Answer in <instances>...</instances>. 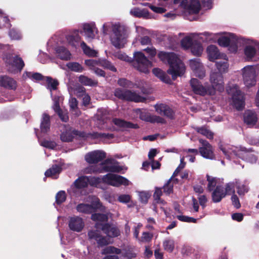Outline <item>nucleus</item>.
Listing matches in <instances>:
<instances>
[{"label": "nucleus", "instance_id": "nucleus-1", "mask_svg": "<svg viewBox=\"0 0 259 259\" xmlns=\"http://www.w3.org/2000/svg\"><path fill=\"white\" fill-rule=\"evenodd\" d=\"M217 59L215 66L219 73L213 74L211 76V95L224 91V82L222 74L227 71L229 64L226 55L221 54L216 47L211 45V60Z\"/></svg>", "mask_w": 259, "mask_h": 259}, {"label": "nucleus", "instance_id": "nucleus-2", "mask_svg": "<svg viewBox=\"0 0 259 259\" xmlns=\"http://www.w3.org/2000/svg\"><path fill=\"white\" fill-rule=\"evenodd\" d=\"M159 58L163 62H167L169 65L167 70L173 79L178 76H181L185 72L186 67L180 58L174 53H166L161 51L158 54Z\"/></svg>", "mask_w": 259, "mask_h": 259}, {"label": "nucleus", "instance_id": "nucleus-3", "mask_svg": "<svg viewBox=\"0 0 259 259\" xmlns=\"http://www.w3.org/2000/svg\"><path fill=\"white\" fill-rule=\"evenodd\" d=\"M128 28L124 24L115 23L113 26V32L110 36L112 45L117 49L123 48L127 42Z\"/></svg>", "mask_w": 259, "mask_h": 259}, {"label": "nucleus", "instance_id": "nucleus-4", "mask_svg": "<svg viewBox=\"0 0 259 259\" xmlns=\"http://www.w3.org/2000/svg\"><path fill=\"white\" fill-rule=\"evenodd\" d=\"M44 81H46V87L50 91L54 102L53 108L54 112L56 113H61L60 103L63 100V97L57 90L59 82L57 79L49 76H46Z\"/></svg>", "mask_w": 259, "mask_h": 259}, {"label": "nucleus", "instance_id": "nucleus-5", "mask_svg": "<svg viewBox=\"0 0 259 259\" xmlns=\"http://www.w3.org/2000/svg\"><path fill=\"white\" fill-rule=\"evenodd\" d=\"M221 149L228 158L238 156L242 158H245L246 161L251 163H255L257 160L255 155L247 152L244 148L238 149L237 147H221Z\"/></svg>", "mask_w": 259, "mask_h": 259}, {"label": "nucleus", "instance_id": "nucleus-6", "mask_svg": "<svg viewBox=\"0 0 259 259\" xmlns=\"http://www.w3.org/2000/svg\"><path fill=\"white\" fill-rule=\"evenodd\" d=\"M227 92L233 106L238 111L242 109L245 105L244 96L236 84L227 87Z\"/></svg>", "mask_w": 259, "mask_h": 259}, {"label": "nucleus", "instance_id": "nucleus-7", "mask_svg": "<svg viewBox=\"0 0 259 259\" xmlns=\"http://www.w3.org/2000/svg\"><path fill=\"white\" fill-rule=\"evenodd\" d=\"M134 60L133 65L137 70L141 72L148 73L152 67V63L146 57L144 54L141 52L134 53Z\"/></svg>", "mask_w": 259, "mask_h": 259}, {"label": "nucleus", "instance_id": "nucleus-8", "mask_svg": "<svg viewBox=\"0 0 259 259\" xmlns=\"http://www.w3.org/2000/svg\"><path fill=\"white\" fill-rule=\"evenodd\" d=\"M8 70L12 73L20 72L24 66L22 59L18 56L13 57L10 54H7L4 57Z\"/></svg>", "mask_w": 259, "mask_h": 259}, {"label": "nucleus", "instance_id": "nucleus-9", "mask_svg": "<svg viewBox=\"0 0 259 259\" xmlns=\"http://www.w3.org/2000/svg\"><path fill=\"white\" fill-rule=\"evenodd\" d=\"M114 95L119 99L135 102H143L145 100L136 92L127 90L117 89L114 92Z\"/></svg>", "mask_w": 259, "mask_h": 259}, {"label": "nucleus", "instance_id": "nucleus-10", "mask_svg": "<svg viewBox=\"0 0 259 259\" xmlns=\"http://www.w3.org/2000/svg\"><path fill=\"white\" fill-rule=\"evenodd\" d=\"M102 181L105 184L115 187H119L122 185L127 186L129 184V181L126 178L111 173L103 176Z\"/></svg>", "mask_w": 259, "mask_h": 259}, {"label": "nucleus", "instance_id": "nucleus-11", "mask_svg": "<svg viewBox=\"0 0 259 259\" xmlns=\"http://www.w3.org/2000/svg\"><path fill=\"white\" fill-rule=\"evenodd\" d=\"M242 75L245 85L247 88L255 85L256 84V71L253 66H247L242 69Z\"/></svg>", "mask_w": 259, "mask_h": 259}, {"label": "nucleus", "instance_id": "nucleus-12", "mask_svg": "<svg viewBox=\"0 0 259 259\" xmlns=\"http://www.w3.org/2000/svg\"><path fill=\"white\" fill-rule=\"evenodd\" d=\"M222 183V182L219 179L211 178V187L215 186L218 184L211 194L212 200L214 202H220L226 196L224 187L219 185Z\"/></svg>", "mask_w": 259, "mask_h": 259}, {"label": "nucleus", "instance_id": "nucleus-13", "mask_svg": "<svg viewBox=\"0 0 259 259\" xmlns=\"http://www.w3.org/2000/svg\"><path fill=\"white\" fill-rule=\"evenodd\" d=\"M95 227L97 229H101L104 233L109 237H116L120 234V231L117 227L112 226L108 223H97L95 224Z\"/></svg>", "mask_w": 259, "mask_h": 259}, {"label": "nucleus", "instance_id": "nucleus-14", "mask_svg": "<svg viewBox=\"0 0 259 259\" xmlns=\"http://www.w3.org/2000/svg\"><path fill=\"white\" fill-rule=\"evenodd\" d=\"M106 157V153L101 150H95L85 154L84 158L89 164H96L102 161Z\"/></svg>", "mask_w": 259, "mask_h": 259}, {"label": "nucleus", "instance_id": "nucleus-15", "mask_svg": "<svg viewBox=\"0 0 259 259\" xmlns=\"http://www.w3.org/2000/svg\"><path fill=\"white\" fill-rule=\"evenodd\" d=\"M82 27L84 35L87 40L91 41L95 38L98 30L95 22L84 23L82 24Z\"/></svg>", "mask_w": 259, "mask_h": 259}, {"label": "nucleus", "instance_id": "nucleus-16", "mask_svg": "<svg viewBox=\"0 0 259 259\" xmlns=\"http://www.w3.org/2000/svg\"><path fill=\"white\" fill-rule=\"evenodd\" d=\"M189 65L196 76L202 78L205 75V70L198 59H191Z\"/></svg>", "mask_w": 259, "mask_h": 259}, {"label": "nucleus", "instance_id": "nucleus-17", "mask_svg": "<svg viewBox=\"0 0 259 259\" xmlns=\"http://www.w3.org/2000/svg\"><path fill=\"white\" fill-rule=\"evenodd\" d=\"M84 64L85 65L92 66H93V64H99L100 66L102 67L104 69H109L113 72L116 71V68L114 66L110 61L105 59L86 60L84 61Z\"/></svg>", "mask_w": 259, "mask_h": 259}, {"label": "nucleus", "instance_id": "nucleus-18", "mask_svg": "<svg viewBox=\"0 0 259 259\" xmlns=\"http://www.w3.org/2000/svg\"><path fill=\"white\" fill-rule=\"evenodd\" d=\"M84 225L82 219L79 217H71L69 221V227L70 230L77 232L82 230Z\"/></svg>", "mask_w": 259, "mask_h": 259}, {"label": "nucleus", "instance_id": "nucleus-19", "mask_svg": "<svg viewBox=\"0 0 259 259\" xmlns=\"http://www.w3.org/2000/svg\"><path fill=\"white\" fill-rule=\"evenodd\" d=\"M0 86L9 90H15L17 88L16 81L8 76H0Z\"/></svg>", "mask_w": 259, "mask_h": 259}, {"label": "nucleus", "instance_id": "nucleus-20", "mask_svg": "<svg viewBox=\"0 0 259 259\" xmlns=\"http://www.w3.org/2000/svg\"><path fill=\"white\" fill-rule=\"evenodd\" d=\"M190 84L193 91L196 94L204 96L207 93V88L200 84L199 81L196 78L191 79Z\"/></svg>", "mask_w": 259, "mask_h": 259}, {"label": "nucleus", "instance_id": "nucleus-21", "mask_svg": "<svg viewBox=\"0 0 259 259\" xmlns=\"http://www.w3.org/2000/svg\"><path fill=\"white\" fill-rule=\"evenodd\" d=\"M130 13L135 17L143 18L145 19H151L152 18V15L145 9H140L138 8H134L130 10Z\"/></svg>", "mask_w": 259, "mask_h": 259}, {"label": "nucleus", "instance_id": "nucleus-22", "mask_svg": "<svg viewBox=\"0 0 259 259\" xmlns=\"http://www.w3.org/2000/svg\"><path fill=\"white\" fill-rule=\"evenodd\" d=\"M199 141L202 145L199 149L201 155L206 158H210V144L208 141L202 139H200Z\"/></svg>", "mask_w": 259, "mask_h": 259}, {"label": "nucleus", "instance_id": "nucleus-23", "mask_svg": "<svg viewBox=\"0 0 259 259\" xmlns=\"http://www.w3.org/2000/svg\"><path fill=\"white\" fill-rule=\"evenodd\" d=\"M113 123L118 126L119 127L122 128L123 129L126 128H134L137 129L139 128L138 124H134L130 121H126L124 120L119 119V118H113L112 120Z\"/></svg>", "mask_w": 259, "mask_h": 259}, {"label": "nucleus", "instance_id": "nucleus-24", "mask_svg": "<svg viewBox=\"0 0 259 259\" xmlns=\"http://www.w3.org/2000/svg\"><path fill=\"white\" fill-rule=\"evenodd\" d=\"M140 118L142 120L152 123H158L163 124L166 122L164 118L153 114H140Z\"/></svg>", "mask_w": 259, "mask_h": 259}, {"label": "nucleus", "instance_id": "nucleus-25", "mask_svg": "<svg viewBox=\"0 0 259 259\" xmlns=\"http://www.w3.org/2000/svg\"><path fill=\"white\" fill-rule=\"evenodd\" d=\"M196 35H198L197 34L194 33L184 37L181 41L182 47L185 50L191 49L194 44L193 40L195 39Z\"/></svg>", "mask_w": 259, "mask_h": 259}, {"label": "nucleus", "instance_id": "nucleus-26", "mask_svg": "<svg viewBox=\"0 0 259 259\" xmlns=\"http://www.w3.org/2000/svg\"><path fill=\"white\" fill-rule=\"evenodd\" d=\"M67 42L72 46L75 47L80 40V37L78 34V31L73 30L66 36Z\"/></svg>", "mask_w": 259, "mask_h": 259}, {"label": "nucleus", "instance_id": "nucleus-27", "mask_svg": "<svg viewBox=\"0 0 259 259\" xmlns=\"http://www.w3.org/2000/svg\"><path fill=\"white\" fill-rule=\"evenodd\" d=\"M88 176H82L79 177L73 183L75 188L81 189L88 187L89 185Z\"/></svg>", "mask_w": 259, "mask_h": 259}, {"label": "nucleus", "instance_id": "nucleus-28", "mask_svg": "<svg viewBox=\"0 0 259 259\" xmlns=\"http://www.w3.org/2000/svg\"><path fill=\"white\" fill-rule=\"evenodd\" d=\"M55 51L57 56L62 60H68L71 59L70 52L63 47H57Z\"/></svg>", "mask_w": 259, "mask_h": 259}, {"label": "nucleus", "instance_id": "nucleus-29", "mask_svg": "<svg viewBox=\"0 0 259 259\" xmlns=\"http://www.w3.org/2000/svg\"><path fill=\"white\" fill-rule=\"evenodd\" d=\"M201 5L199 0H190L188 3L187 9L190 13L197 14L200 9Z\"/></svg>", "mask_w": 259, "mask_h": 259}, {"label": "nucleus", "instance_id": "nucleus-30", "mask_svg": "<svg viewBox=\"0 0 259 259\" xmlns=\"http://www.w3.org/2000/svg\"><path fill=\"white\" fill-rule=\"evenodd\" d=\"M78 81L82 84L85 86L94 87L98 84V81L83 75L78 77Z\"/></svg>", "mask_w": 259, "mask_h": 259}, {"label": "nucleus", "instance_id": "nucleus-31", "mask_svg": "<svg viewBox=\"0 0 259 259\" xmlns=\"http://www.w3.org/2000/svg\"><path fill=\"white\" fill-rule=\"evenodd\" d=\"M154 107L156 112L158 113H171L174 112L172 108L164 103H158Z\"/></svg>", "mask_w": 259, "mask_h": 259}, {"label": "nucleus", "instance_id": "nucleus-32", "mask_svg": "<svg viewBox=\"0 0 259 259\" xmlns=\"http://www.w3.org/2000/svg\"><path fill=\"white\" fill-rule=\"evenodd\" d=\"M76 210L79 212L90 214L94 211V207L91 204L80 203L77 205Z\"/></svg>", "mask_w": 259, "mask_h": 259}, {"label": "nucleus", "instance_id": "nucleus-33", "mask_svg": "<svg viewBox=\"0 0 259 259\" xmlns=\"http://www.w3.org/2000/svg\"><path fill=\"white\" fill-rule=\"evenodd\" d=\"M50 128V118L49 114H44L40 124L41 133H47Z\"/></svg>", "mask_w": 259, "mask_h": 259}, {"label": "nucleus", "instance_id": "nucleus-34", "mask_svg": "<svg viewBox=\"0 0 259 259\" xmlns=\"http://www.w3.org/2000/svg\"><path fill=\"white\" fill-rule=\"evenodd\" d=\"M46 76H42L41 74L39 73H33L31 72H25L24 73L23 75V78L24 79H26L27 78H29L32 80H45V77Z\"/></svg>", "mask_w": 259, "mask_h": 259}, {"label": "nucleus", "instance_id": "nucleus-35", "mask_svg": "<svg viewBox=\"0 0 259 259\" xmlns=\"http://www.w3.org/2000/svg\"><path fill=\"white\" fill-rule=\"evenodd\" d=\"M61 171L62 167L57 164H55L46 170L45 175L47 177H53L56 175L60 174Z\"/></svg>", "mask_w": 259, "mask_h": 259}, {"label": "nucleus", "instance_id": "nucleus-36", "mask_svg": "<svg viewBox=\"0 0 259 259\" xmlns=\"http://www.w3.org/2000/svg\"><path fill=\"white\" fill-rule=\"evenodd\" d=\"M153 74L160 78L161 80L165 83H169L170 79L166 74L161 69L159 68H154L153 69Z\"/></svg>", "mask_w": 259, "mask_h": 259}, {"label": "nucleus", "instance_id": "nucleus-37", "mask_svg": "<svg viewBox=\"0 0 259 259\" xmlns=\"http://www.w3.org/2000/svg\"><path fill=\"white\" fill-rule=\"evenodd\" d=\"M80 47L86 55L92 57L97 56L98 52L88 47L84 41L80 43Z\"/></svg>", "mask_w": 259, "mask_h": 259}, {"label": "nucleus", "instance_id": "nucleus-38", "mask_svg": "<svg viewBox=\"0 0 259 259\" xmlns=\"http://www.w3.org/2000/svg\"><path fill=\"white\" fill-rule=\"evenodd\" d=\"M91 219L96 223L106 222L108 221V217L107 214L101 213H94L91 215Z\"/></svg>", "mask_w": 259, "mask_h": 259}, {"label": "nucleus", "instance_id": "nucleus-39", "mask_svg": "<svg viewBox=\"0 0 259 259\" xmlns=\"http://www.w3.org/2000/svg\"><path fill=\"white\" fill-rule=\"evenodd\" d=\"M66 66L72 71L82 72L84 70L83 67L78 62H69Z\"/></svg>", "mask_w": 259, "mask_h": 259}, {"label": "nucleus", "instance_id": "nucleus-40", "mask_svg": "<svg viewBox=\"0 0 259 259\" xmlns=\"http://www.w3.org/2000/svg\"><path fill=\"white\" fill-rule=\"evenodd\" d=\"M74 138L73 130L72 132L65 131L63 132L60 135V139L62 141L64 142H70L72 141Z\"/></svg>", "mask_w": 259, "mask_h": 259}, {"label": "nucleus", "instance_id": "nucleus-41", "mask_svg": "<svg viewBox=\"0 0 259 259\" xmlns=\"http://www.w3.org/2000/svg\"><path fill=\"white\" fill-rule=\"evenodd\" d=\"M172 177H171L164 184L162 189H163V192L166 195H169V194L173 193L174 185L171 181Z\"/></svg>", "mask_w": 259, "mask_h": 259}, {"label": "nucleus", "instance_id": "nucleus-42", "mask_svg": "<svg viewBox=\"0 0 259 259\" xmlns=\"http://www.w3.org/2000/svg\"><path fill=\"white\" fill-rule=\"evenodd\" d=\"M105 172H119L122 170V167L118 165H104L102 167Z\"/></svg>", "mask_w": 259, "mask_h": 259}, {"label": "nucleus", "instance_id": "nucleus-43", "mask_svg": "<svg viewBox=\"0 0 259 259\" xmlns=\"http://www.w3.org/2000/svg\"><path fill=\"white\" fill-rule=\"evenodd\" d=\"M257 119L256 114H244V122L249 126L254 125L257 121Z\"/></svg>", "mask_w": 259, "mask_h": 259}, {"label": "nucleus", "instance_id": "nucleus-44", "mask_svg": "<svg viewBox=\"0 0 259 259\" xmlns=\"http://www.w3.org/2000/svg\"><path fill=\"white\" fill-rule=\"evenodd\" d=\"M203 48L202 45L198 42L194 43L191 48L192 53L195 56H200L202 54Z\"/></svg>", "mask_w": 259, "mask_h": 259}, {"label": "nucleus", "instance_id": "nucleus-45", "mask_svg": "<svg viewBox=\"0 0 259 259\" xmlns=\"http://www.w3.org/2000/svg\"><path fill=\"white\" fill-rule=\"evenodd\" d=\"M236 186L237 189V193L239 195H244L248 191V188L244 184H241L238 180H236Z\"/></svg>", "mask_w": 259, "mask_h": 259}, {"label": "nucleus", "instance_id": "nucleus-46", "mask_svg": "<svg viewBox=\"0 0 259 259\" xmlns=\"http://www.w3.org/2000/svg\"><path fill=\"white\" fill-rule=\"evenodd\" d=\"M195 39H198L200 41L204 44H208L210 41V34L209 32H205L202 33H197Z\"/></svg>", "mask_w": 259, "mask_h": 259}, {"label": "nucleus", "instance_id": "nucleus-47", "mask_svg": "<svg viewBox=\"0 0 259 259\" xmlns=\"http://www.w3.org/2000/svg\"><path fill=\"white\" fill-rule=\"evenodd\" d=\"M244 54L248 60L251 59L255 56L256 50L252 46H246L244 49Z\"/></svg>", "mask_w": 259, "mask_h": 259}, {"label": "nucleus", "instance_id": "nucleus-48", "mask_svg": "<svg viewBox=\"0 0 259 259\" xmlns=\"http://www.w3.org/2000/svg\"><path fill=\"white\" fill-rule=\"evenodd\" d=\"M236 186V181L234 182H230L225 185L224 189V192L225 196L227 195H230L231 194H235V186Z\"/></svg>", "mask_w": 259, "mask_h": 259}, {"label": "nucleus", "instance_id": "nucleus-49", "mask_svg": "<svg viewBox=\"0 0 259 259\" xmlns=\"http://www.w3.org/2000/svg\"><path fill=\"white\" fill-rule=\"evenodd\" d=\"M66 199V194L64 191L58 192L56 195V203L58 205H60L65 201Z\"/></svg>", "mask_w": 259, "mask_h": 259}, {"label": "nucleus", "instance_id": "nucleus-50", "mask_svg": "<svg viewBox=\"0 0 259 259\" xmlns=\"http://www.w3.org/2000/svg\"><path fill=\"white\" fill-rule=\"evenodd\" d=\"M89 68V69L94 71V72L99 76L105 77V72L102 69L99 68L98 67L100 66L99 64H93V66L90 65H86Z\"/></svg>", "mask_w": 259, "mask_h": 259}, {"label": "nucleus", "instance_id": "nucleus-51", "mask_svg": "<svg viewBox=\"0 0 259 259\" xmlns=\"http://www.w3.org/2000/svg\"><path fill=\"white\" fill-rule=\"evenodd\" d=\"M163 245L165 250L171 252L175 247L174 241L171 239L165 240L163 242Z\"/></svg>", "mask_w": 259, "mask_h": 259}, {"label": "nucleus", "instance_id": "nucleus-52", "mask_svg": "<svg viewBox=\"0 0 259 259\" xmlns=\"http://www.w3.org/2000/svg\"><path fill=\"white\" fill-rule=\"evenodd\" d=\"M9 35L12 39L19 40L22 38L21 32L17 29L13 28L9 32Z\"/></svg>", "mask_w": 259, "mask_h": 259}, {"label": "nucleus", "instance_id": "nucleus-53", "mask_svg": "<svg viewBox=\"0 0 259 259\" xmlns=\"http://www.w3.org/2000/svg\"><path fill=\"white\" fill-rule=\"evenodd\" d=\"M70 110L71 112H76L78 109V101L76 98L70 97L68 102Z\"/></svg>", "mask_w": 259, "mask_h": 259}, {"label": "nucleus", "instance_id": "nucleus-54", "mask_svg": "<svg viewBox=\"0 0 259 259\" xmlns=\"http://www.w3.org/2000/svg\"><path fill=\"white\" fill-rule=\"evenodd\" d=\"M153 237V233L148 232H144L142 233L140 241L142 242L149 243L151 241Z\"/></svg>", "mask_w": 259, "mask_h": 259}, {"label": "nucleus", "instance_id": "nucleus-55", "mask_svg": "<svg viewBox=\"0 0 259 259\" xmlns=\"http://www.w3.org/2000/svg\"><path fill=\"white\" fill-rule=\"evenodd\" d=\"M114 24V23L107 22L103 25L101 31L104 35H108L110 29H111V32H113V26Z\"/></svg>", "mask_w": 259, "mask_h": 259}, {"label": "nucleus", "instance_id": "nucleus-56", "mask_svg": "<svg viewBox=\"0 0 259 259\" xmlns=\"http://www.w3.org/2000/svg\"><path fill=\"white\" fill-rule=\"evenodd\" d=\"M162 195V188L156 187L155 192L153 194V198L156 203H162L163 200L160 199V197Z\"/></svg>", "mask_w": 259, "mask_h": 259}, {"label": "nucleus", "instance_id": "nucleus-57", "mask_svg": "<svg viewBox=\"0 0 259 259\" xmlns=\"http://www.w3.org/2000/svg\"><path fill=\"white\" fill-rule=\"evenodd\" d=\"M91 135L94 138L112 139L114 137V135L112 134H106L98 132H94L91 134Z\"/></svg>", "mask_w": 259, "mask_h": 259}, {"label": "nucleus", "instance_id": "nucleus-58", "mask_svg": "<svg viewBox=\"0 0 259 259\" xmlns=\"http://www.w3.org/2000/svg\"><path fill=\"white\" fill-rule=\"evenodd\" d=\"M177 218L179 220L182 222L194 223H196L197 222V219L186 215H177Z\"/></svg>", "mask_w": 259, "mask_h": 259}, {"label": "nucleus", "instance_id": "nucleus-59", "mask_svg": "<svg viewBox=\"0 0 259 259\" xmlns=\"http://www.w3.org/2000/svg\"><path fill=\"white\" fill-rule=\"evenodd\" d=\"M195 130L200 134L205 136L208 139H210V132L205 126L195 128Z\"/></svg>", "mask_w": 259, "mask_h": 259}, {"label": "nucleus", "instance_id": "nucleus-60", "mask_svg": "<svg viewBox=\"0 0 259 259\" xmlns=\"http://www.w3.org/2000/svg\"><path fill=\"white\" fill-rule=\"evenodd\" d=\"M89 179V184H90L91 186H95L97 187L98 185L100 184L102 181V179L99 177H95L89 176L88 177Z\"/></svg>", "mask_w": 259, "mask_h": 259}, {"label": "nucleus", "instance_id": "nucleus-61", "mask_svg": "<svg viewBox=\"0 0 259 259\" xmlns=\"http://www.w3.org/2000/svg\"><path fill=\"white\" fill-rule=\"evenodd\" d=\"M218 44L223 47L229 46L230 42V38L227 36H221L218 40Z\"/></svg>", "mask_w": 259, "mask_h": 259}, {"label": "nucleus", "instance_id": "nucleus-62", "mask_svg": "<svg viewBox=\"0 0 259 259\" xmlns=\"http://www.w3.org/2000/svg\"><path fill=\"white\" fill-rule=\"evenodd\" d=\"M140 199L141 202L147 203L150 197V194L147 192H141L139 194Z\"/></svg>", "mask_w": 259, "mask_h": 259}, {"label": "nucleus", "instance_id": "nucleus-63", "mask_svg": "<svg viewBox=\"0 0 259 259\" xmlns=\"http://www.w3.org/2000/svg\"><path fill=\"white\" fill-rule=\"evenodd\" d=\"M115 57L118 59L126 62H130L132 61V59L127 56L125 54L122 52H117L115 54Z\"/></svg>", "mask_w": 259, "mask_h": 259}, {"label": "nucleus", "instance_id": "nucleus-64", "mask_svg": "<svg viewBox=\"0 0 259 259\" xmlns=\"http://www.w3.org/2000/svg\"><path fill=\"white\" fill-rule=\"evenodd\" d=\"M99 229L97 230H91L88 232V235L90 239H95L96 240L97 238L100 237V233L98 231Z\"/></svg>", "mask_w": 259, "mask_h": 259}]
</instances>
